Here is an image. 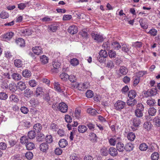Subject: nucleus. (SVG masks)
I'll return each mask as SVG.
<instances>
[{
    "mask_svg": "<svg viewBox=\"0 0 160 160\" xmlns=\"http://www.w3.org/2000/svg\"><path fill=\"white\" fill-rule=\"evenodd\" d=\"M132 46L136 48H139L142 46V43L138 41L133 42L132 43Z\"/></svg>",
    "mask_w": 160,
    "mask_h": 160,
    "instance_id": "obj_45",
    "label": "nucleus"
},
{
    "mask_svg": "<svg viewBox=\"0 0 160 160\" xmlns=\"http://www.w3.org/2000/svg\"><path fill=\"white\" fill-rule=\"evenodd\" d=\"M127 105L131 107H133L137 103V101L134 98H129L127 101Z\"/></svg>",
    "mask_w": 160,
    "mask_h": 160,
    "instance_id": "obj_15",
    "label": "nucleus"
},
{
    "mask_svg": "<svg viewBox=\"0 0 160 160\" xmlns=\"http://www.w3.org/2000/svg\"><path fill=\"white\" fill-rule=\"evenodd\" d=\"M54 88L55 91L65 96L67 94V92L65 91L63 89H62L61 85L58 82H55L53 84Z\"/></svg>",
    "mask_w": 160,
    "mask_h": 160,
    "instance_id": "obj_2",
    "label": "nucleus"
},
{
    "mask_svg": "<svg viewBox=\"0 0 160 160\" xmlns=\"http://www.w3.org/2000/svg\"><path fill=\"white\" fill-rule=\"evenodd\" d=\"M146 102L147 104L150 106H152L154 105L156 102L154 99L150 98L147 100Z\"/></svg>",
    "mask_w": 160,
    "mask_h": 160,
    "instance_id": "obj_29",
    "label": "nucleus"
},
{
    "mask_svg": "<svg viewBox=\"0 0 160 160\" xmlns=\"http://www.w3.org/2000/svg\"><path fill=\"white\" fill-rule=\"evenodd\" d=\"M15 42L17 44L21 47H24L25 44L24 40L21 38H19L18 40H16Z\"/></svg>",
    "mask_w": 160,
    "mask_h": 160,
    "instance_id": "obj_23",
    "label": "nucleus"
},
{
    "mask_svg": "<svg viewBox=\"0 0 160 160\" xmlns=\"http://www.w3.org/2000/svg\"><path fill=\"white\" fill-rule=\"evenodd\" d=\"M0 16L2 18L5 19L9 17V15L7 12L3 11L1 13Z\"/></svg>",
    "mask_w": 160,
    "mask_h": 160,
    "instance_id": "obj_54",
    "label": "nucleus"
},
{
    "mask_svg": "<svg viewBox=\"0 0 160 160\" xmlns=\"http://www.w3.org/2000/svg\"><path fill=\"white\" fill-rule=\"evenodd\" d=\"M60 78L62 81H66L68 80V75L65 72H62L60 74Z\"/></svg>",
    "mask_w": 160,
    "mask_h": 160,
    "instance_id": "obj_32",
    "label": "nucleus"
},
{
    "mask_svg": "<svg viewBox=\"0 0 160 160\" xmlns=\"http://www.w3.org/2000/svg\"><path fill=\"white\" fill-rule=\"evenodd\" d=\"M17 87V88L22 91L26 88V85L25 82L20 81L18 83Z\"/></svg>",
    "mask_w": 160,
    "mask_h": 160,
    "instance_id": "obj_11",
    "label": "nucleus"
},
{
    "mask_svg": "<svg viewBox=\"0 0 160 160\" xmlns=\"http://www.w3.org/2000/svg\"><path fill=\"white\" fill-rule=\"evenodd\" d=\"M136 92L134 90H131L128 93V96L129 98H134L136 96Z\"/></svg>",
    "mask_w": 160,
    "mask_h": 160,
    "instance_id": "obj_24",
    "label": "nucleus"
},
{
    "mask_svg": "<svg viewBox=\"0 0 160 160\" xmlns=\"http://www.w3.org/2000/svg\"><path fill=\"white\" fill-rule=\"evenodd\" d=\"M89 129L91 131H93L94 130L95 125L91 122H88L86 124Z\"/></svg>",
    "mask_w": 160,
    "mask_h": 160,
    "instance_id": "obj_64",
    "label": "nucleus"
},
{
    "mask_svg": "<svg viewBox=\"0 0 160 160\" xmlns=\"http://www.w3.org/2000/svg\"><path fill=\"white\" fill-rule=\"evenodd\" d=\"M101 57H102L106 58L108 57L107 52L105 50H101L100 51L99 55Z\"/></svg>",
    "mask_w": 160,
    "mask_h": 160,
    "instance_id": "obj_55",
    "label": "nucleus"
},
{
    "mask_svg": "<svg viewBox=\"0 0 160 160\" xmlns=\"http://www.w3.org/2000/svg\"><path fill=\"white\" fill-rule=\"evenodd\" d=\"M68 31L71 34H74L78 32L77 27L75 26H70L68 28Z\"/></svg>",
    "mask_w": 160,
    "mask_h": 160,
    "instance_id": "obj_10",
    "label": "nucleus"
},
{
    "mask_svg": "<svg viewBox=\"0 0 160 160\" xmlns=\"http://www.w3.org/2000/svg\"><path fill=\"white\" fill-rule=\"evenodd\" d=\"M10 101L11 102H17L19 101L18 96L15 94H12L9 97Z\"/></svg>",
    "mask_w": 160,
    "mask_h": 160,
    "instance_id": "obj_33",
    "label": "nucleus"
},
{
    "mask_svg": "<svg viewBox=\"0 0 160 160\" xmlns=\"http://www.w3.org/2000/svg\"><path fill=\"white\" fill-rule=\"evenodd\" d=\"M68 106L64 102H61L59 103L58 109L62 113H66L68 111Z\"/></svg>",
    "mask_w": 160,
    "mask_h": 160,
    "instance_id": "obj_4",
    "label": "nucleus"
},
{
    "mask_svg": "<svg viewBox=\"0 0 160 160\" xmlns=\"http://www.w3.org/2000/svg\"><path fill=\"white\" fill-rule=\"evenodd\" d=\"M52 65L53 68L51 69V71L53 72H58V70L60 67L61 63L58 61H54L52 62Z\"/></svg>",
    "mask_w": 160,
    "mask_h": 160,
    "instance_id": "obj_5",
    "label": "nucleus"
},
{
    "mask_svg": "<svg viewBox=\"0 0 160 160\" xmlns=\"http://www.w3.org/2000/svg\"><path fill=\"white\" fill-rule=\"evenodd\" d=\"M132 123L134 127H138L141 123L140 119L137 118H134L132 119Z\"/></svg>",
    "mask_w": 160,
    "mask_h": 160,
    "instance_id": "obj_26",
    "label": "nucleus"
},
{
    "mask_svg": "<svg viewBox=\"0 0 160 160\" xmlns=\"http://www.w3.org/2000/svg\"><path fill=\"white\" fill-rule=\"evenodd\" d=\"M159 155L157 152H154L152 153L151 156L152 160H158L159 158Z\"/></svg>",
    "mask_w": 160,
    "mask_h": 160,
    "instance_id": "obj_53",
    "label": "nucleus"
},
{
    "mask_svg": "<svg viewBox=\"0 0 160 160\" xmlns=\"http://www.w3.org/2000/svg\"><path fill=\"white\" fill-rule=\"evenodd\" d=\"M134 146L132 143H128L126 145L125 149L126 151H130L132 150Z\"/></svg>",
    "mask_w": 160,
    "mask_h": 160,
    "instance_id": "obj_44",
    "label": "nucleus"
},
{
    "mask_svg": "<svg viewBox=\"0 0 160 160\" xmlns=\"http://www.w3.org/2000/svg\"><path fill=\"white\" fill-rule=\"evenodd\" d=\"M139 148L142 151H145L148 148V146L145 143H143L139 145Z\"/></svg>",
    "mask_w": 160,
    "mask_h": 160,
    "instance_id": "obj_52",
    "label": "nucleus"
},
{
    "mask_svg": "<svg viewBox=\"0 0 160 160\" xmlns=\"http://www.w3.org/2000/svg\"><path fill=\"white\" fill-rule=\"evenodd\" d=\"M139 22L142 28L144 29H147L148 28V25L145 22H144L142 19H140Z\"/></svg>",
    "mask_w": 160,
    "mask_h": 160,
    "instance_id": "obj_61",
    "label": "nucleus"
},
{
    "mask_svg": "<svg viewBox=\"0 0 160 160\" xmlns=\"http://www.w3.org/2000/svg\"><path fill=\"white\" fill-rule=\"evenodd\" d=\"M121 48L122 51L127 53H128L130 49L129 45L125 44L122 45Z\"/></svg>",
    "mask_w": 160,
    "mask_h": 160,
    "instance_id": "obj_31",
    "label": "nucleus"
},
{
    "mask_svg": "<svg viewBox=\"0 0 160 160\" xmlns=\"http://www.w3.org/2000/svg\"><path fill=\"white\" fill-rule=\"evenodd\" d=\"M89 136L90 137L91 140L93 142H97L98 137L95 133L93 132H91L90 133Z\"/></svg>",
    "mask_w": 160,
    "mask_h": 160,
    "instance_id": "obj_47",
    "label": "nucleus"
},
{
    "mask_svg": "<svg viewBox=\"0 0 160 160\" xmlns=\"http://www.w3.org/2000/svg\"><path fill=\"white\" fill-rule=\"evenodd\" d=\"M28 137L30 139L34 138L36 136L35 132L33 130L29 131L28 133Z\"/></svg>",
    "mask_w": 160,
    "mask_h": 160,
    "instance_id": "obj_40",
    "label": "nucleus"
},
{
    "mask_svg": "<svg viewBox=\"0 0 160 160\" xmlns=\"http://www.w3.org/2000/svg\"><path fill=\"white\" fill-rule=\"evenodd\" d=\"M110 44L109 41L104 42L102 45L103 48L107 50L110 49Z\"/></svg>",
    "mask_w": 160,
    "mask_h": 160,
    "instance_id": "obj_43",
    "label": "nucleus"
},
{
    "mask_svg": "<svg viewBox=\"0 0 160 160\" xmlns=\"http://www.w3.org/2000/svg\"><path fill=\"white\" fill-rule=\"evenodd\" d=\"M88 129L87 126L84 125H79L78 127V130L79 133H84L86 132Z\"/></svg>",
    "mask_w": 160,
    "mask_h": 160,
    "instance_id": "obj_14",
    "label": "nucleus"
},
{
    "mask_svg": "<svg viewBox=\"0 0 160 160\" xmlns=\"http://www.w3.org/2000/svg\"><path fill=\"white\" fill-rule=\"evenodd\" d=\"M33 52L35 54L38 55L42 53V48L41 47L36 46L33 49Z\"/></svg>",
    "mask_w": 160,
    "mask_h": 160,
    "instance_id": "obj_13",
    "label": "nucleus"
},
{
    "mask_svg": "<svg viewBox=\"0 0 160 160\" xmlns=\"http://www.w3.org/2000/svg\"><path fill=\"white\" fill-rule=\"evenodd\" d=\"M58 144L61 148H64L67 145L68 142L66 140L62 139L59 141Z\"/></svg>",
    "mask_w": 160,
    "mask_h": 160,
    "instance_id": "obj_21",
    "label": "nucleus"
},
{
    "mask_svg": "<svg viewBox=\"0 0 160 160\" xmlns=\"http://www.w3.org/2000/svg\"><path fill=\"white\" fill-rule=\"evenodd\" d=\"M154 125L157 127H160V117H155L153 120Z\"/></svg>",
    "mask_w": 160,
    "mask_h": 160,
    "instance_id": "obj_28",
    "label": "nucleus"
},
{
    "mask_svg": "<svg viewBox=\"0 0 160 160\" xmlns=\"http://www.w3.org/2000/svg\"><path fill=\"white\" fill-rule=\"evenodd\" d=\"M27 149L28 150H30L33 149L34 147V144L33 142H28L26 145Z\"/></svg>",
    "mask_w": 160,
    "mask_h": 160,
    "instance_id": "obj_37",
    "label": "nucleus"
},
{
    "mask_svg": "<svg viewBox=\"0 0 160 160\" xmlns=\"http://www.w3.org/2000/svg\"><path fill=\"white\" fill-rule=\"evenodd\" d=\"M42 128V126L40 123H37L35 124L33 126V131L38 133L40 132Z\"/></svg>",
    "mask_w": 160,
    "mask_h": 160,
    "instance_id": "obj_12",
    "label": "nucleus"
},
{
    "mask_svg": "<svg viewBox=\"0 0 160 160\" xmlns=\"http://www.w3.org/2000/svg\"><path fill=\"white\" fill-rule=\"evenodd\" d=\"M20 142L22 144L26 145L29 142L28 139L26 136H23L21 137Z\"/></svg>",
    "mask_w": 160,
    "mask_h": 160,
    "instance_id": "obj_50",
    "label": "nucleus"
},
{
    "mask_svg": "<svg viewBox=\"0 0 160 160\" xmlns=\"http://www.w3.org/2000/svg\"><path fill=\"white\" fill-rule=\"evenodd\" d=\"M108 56L111 58H115L116 55V52L112 50H111L108 52Z\"/></svg>",
    "mask_w": 160,
    "mask_h": 160,
    "instance_id": "obj_63",
    "label": "nucleus"
},
{
    "mask_svg": "<svg viewBox=\"0 0 160 160\" xmlns=\"http://www.w3.org/2000/svg\"><path fill=\"white\" fill-rule=\"evenodd\" d=\"M100 152L103 156H106L108 154V150L105 147H103L101 149Z\"/></svg>",
    "mask_w": 160,
    "mask_h": 160,
    "instance_id": "obj_60",
    "label": "nucleus"
},
{
    "mask_svg": "<svg viewBox=\"0 0 160 160\" xmlns=\"http://www.w3.org/2000/svg\"><path fill=\"white\" fill-rule=\"evenodd\" d=\"M49 59L47 57L44 55L41 56L40 57V61L44 64L48 62Z\"/></svg>",
    "mask_w": 160,
    "mask_h": 160,
    "instance_id": "obj_25",
    "label": "nucleus"
},
{
    "mask_svg": "<svg viewBox=\"0 0 160 160\" xmlns=\"http://www.w3.org/2000/svg\"><path fill=\"white\" fill-rule=\"evenodd\" d=\"M31 72L30 71L25 69L22 72V76L25 78H28L31 76Z\"/></svg>",
    "mask_w": 160,
    "mask_h": 160,
    "instance_id": "obj_36",
    "label": "nucleus"
},
{
    "mask_svg": "<svg viewBox=\"0 0 160 160\" xmlns=\"http://www.w3.org/2000/svg\"><path fill=\"white\" fill-rule=\"evenodd\" d=\"M157 30L154 28H152L151 29L148 33L150 34L151 36H155L157 35Z\"/></svg>",
    "mask_w": 160,
    "mask_h": 160,
    "instance_id": "obj_49",
    "label": "nucleus"
},
{
    "mask_svg": "<svg viewBox=\"0 0 160 160\" xmlns=\"http://www.w3.org/2000/svg\"><path fill=\"white\" fill-rule=\"evenodd\" d=\"M109 153L112 156H115L117 155V150L114 147H111L109 150Z\"/></svg>",
    "mask_w": 160,
    "mask_h": 160,
    "instance_id": "obj_20",
    "label": "nucleus"
},
{
    "mask_svg": "<svg viewBox=\"0 0 160 160\" xmlns=\"http://www.w3.org/2000/svg\"><path fill=\"white\" fill-rule=\"evenodd\" d=\"M13 35V33L12 32H8L4 35L3 39L5 41L9 40L12 38Z\"/></svg>",
    "mask_w": 160,
    "mask_h": 160,
    "instance_id": "obj_9",
    "label": "nucleus"
},
{
    "mask_svg": "<svg viewBox=\"0 0 160 160\" xmlns=\"http://www.w3.org/2000/svg\"><path fill=\"white\" fill-rule=\"evenodd\" d=\"M117 150L120 152H122L125 149V147L123 143L120 142L118 143L116 145Z\"/></svg>",
    "mask_w": 160,
    "mask_h": 160,
    "instance_id": "obj_17",
    "label": "nucleus"
},
{
    "mask_svg": "<svg viewBox=\"0 0 160 160\" xmlns=\"http://www.w3.org/2000/svg\"><path fill=\"white\" fill-rule=\"evenodd\" d=\"M118 139V138L116 137L115 136L112 137L109 140L110 144L112 146H115L117 140Z\"/></svg>",
    "mask_w": 160,
    "mask_h": 160,
    "instance_id": "obj_27",
    "label": "nucleus"
},
{
    "mask_svg": "<svg viewBox=\"0 0 160 160\" xmlns=\"http://www.w3.org/2000/svg\"><path fill=\"white\" fill-rule=\"evenodd\" d=\"M156 109L153 107L151 108L148 110L149 114L152 116H154L156 114Z\"/></svg>",
    "mask_w": 160,
    "mask_h": 160,
    "instance_id": "obj_42",
    "label": "nucleus"
},
{
    "mask_svg": "<svg viewBox=\"0 0 160 160\" xmlns=\"http://www.w3.org/2000/svg\"><path fill=\"white\" fill-rule=\"evenodd\" d=\"M143 111L136 110L135 112V115L138 117L140 118L143 116Z\"/></svg>",
    "mask_w": 160,
    "mask_h": 160,
    "instance_id": "obj_62",
    "label": "nucleus"
},
{
    "mask_svg": "<svg viewBox=\"0 0 160 160\" xmlns=\"http://www.w3.org/2000/svg\"><path fill=\"white\" fill-rule=\"evenodd\" d=\"M126 105V103L120 100H118L116 102L114 105L115 109L118 111H121L123 109Z\"/></svg>",
    "mask_w": 160,
    "mask_h": 160,
    "instance_id": "obj_3",
    "label": "nucleus"
},
{
    "mask_svg": "<svg viewBox=\"0 0 160 160\" xmlns=\"http://www.w3.org/2000/svg\"><path fill=\"white\" fill-rule=\"evenodd\" d=\"M29 85L32 87H36L37 85V82L34 80H31L29 81Z\"/></svg>",
    "mask_w": 160,
    "mask_h": 160,
    "instance_id": "obj_58",
    "label": "nucleus"
},
{
    "mask_svg": "<svg viewBox=\"0 0 160 160\" xmlns=\"http://www.w3.org/2000/svg\"><path fill=\"white\" fill-rule=\"evenodd\" d=\"M40 148L41 151L45 152L48 149V146L47 143H43L40 145Z\"/></svg>",
    "mask_w": 160,
    "mask_h": 160,
    "instance_id": "obj_22",
    "label": "nucleus"
},
{
    "mask_svg": "<svg viewBox=\"0 0 160 160\" xmlns=\"http://www.w3.org/2000/svg\"><path fill=\"white\" fill-rule=\"evenodd\" d=\"M58 128L57 125L54 123H51L50 125V129L53 132H56Z\"/></svg>",
    "mask_w": 160,
    "mask_h": 160,
    "instance_id": "obj_59",
    "label": "nucleus"
},
{
    "mask_svg": "<svg viewBox=\"0 0 160 160\" xmlns=\"http://www.w3.org/2000/svg\"><path fill=\"white\" fill-rule=\"evenodd\" d=\"M14 63L15 65L18 68L21 67L23 64L22 62L19 59H16L14 60Z\"/></svg>",
    "mask_w": 160,
    "mask_h": 160,
    "instance_id": "obj_48",
    "label": "nucleus"
},
{
    "mask_svg": "<svg viewBox=\"0 0 160 160\" xmlns=\"http://www.w3.org/2000/svg\"><path fill=\"white\" fill-rule=\"evenodd\" d=\"M136 137V136L134 133L132 132H130L129 133L127 136V138L128 139L131 141H133Z\"/></svg>",
    "mask_w": 160,
    "mask_h": 160,
    "instance_id": "obj_41",
    "label": "nucleus"
},
{
    "mask_svg": "<svg viewBox=\"0 0 160 160\" xmlns=\"http://www.w3.org/2000/svg\"><path fill=\"white\" fill-rule=\"evenodd\" d=\"M70 63L72 66H77L79 64V61L77 59L73 58L71 60Z\"/></svg>",
    "mask_w": 160,
    "mask_h": 160,
    "instance_id": "obj_39",
    "label": "nucleus"
},
{
    "mask_svg": "<svg viewBox=\"0 0 160 160\" xmlns=\"http://www.w3.org/2000/svg\"><path fill=\"white\" fill-rule=\"evenodd\" d=\"M33 92L29 88L26 89L24 92V95L26 97L29 98L32 95Z\"/></svg>",
    "mask_w": 160,
    "mask_h": 160,
    "instance_id": "obj_18",
    "label": "nucleus"
},
{
    "mask_svg": "<svg viewBox=\"0 0 160 160\" xmlns=\"http://www.w3.org/2000/svg\"><path fill=\"white\" fill-rule=\"evenodd\" d=\"M68 79L69 81L72 82H75L77 80V78L76 76L72 74L70 75L69 76L68 75Z\"/></svg>",
    "mask_w": 160,
    "mask_h": 160,
    "instance_id": "obj_51",
    "label": "nucleus"
},
{
    "mask_svg": "<svg viewBox=\"0 0 160 160\" xmlns=\"http://www.w3.org/2000/svg\"><path fill=\"white\" fill-rule=\"evenodd\" d=\"M119 72L122 75H125L128 72L127 68L124 66H121L119 69Z\"/></svg>",
    "mask_w": 160,
    "mask_h": 160,
    "instance_id": "obj_19",
    "label": "nucleus"
},
{
    "mask_svg": "<svg viewBox=\"0 0 160 160\" xmlns=\"http://www.w3.org/2000/svg\"><path fill=\"white\" fill-rule=\"evenodd\" d=\"M58 26L55 24H53L48 26V31L50 32H55L58 29Z\"/></svg>",
    "mask_w": 160,
    "mask_h": 160,
    "instance_id": "obj_7",
    "label": "nucleus"
},
{
    "mask_svg": "<svg viewBox=\"0 0 160 160\" xmlns=\"http://www.w3.org/2000/svg\"><path fill=\"white\" fill-rule=\"evenodd\" d=\"M52 20V18L50 17H49L48 16H47L45 17L41 18L40 20L41 21L43 22H48L51 21Z\"/></svg>",
    "mask_w": 160,
    "mask_h": 160,
    "instance_id": "obj_46",
    "label": "nucleus"
},
{
    "mask_svg": "<svg viewBox=\"0 0 160 160\" xmlns=\"http://www.w3.org/2000/svg\"><path fill=\"white\" fill-rule=\"evenodd\" d=\"M8 88V89L11 92H13L17 90V87L16 84L12 82L9 84Z\"/></svg>",
    "mask_w": 160,
    "mask_h": 160,
    "instance_id": "obj_8",
    "label": "nucleus"
},
{
    "mask_svg": "<svg viewBox=\"0 0 160 160\" xmlns=\"http://www.w3.org/2000/svg\"><path fill=\"white\" fill-rule=\"evenodd\" d=\"M42 90L43 88L41 87H39L36 88L35 93L37 97L40 96L42 94Z\"/></svg>",
    "mask_w": 160,
    "mask_h": 160,
    "instance_id": "obj_30",
    "label": "nucleus"
},
{
    "mask_svg": "<svg viewBox=\"0 0 160 160\" xmlns=\"http://www.w3.org/2000/svg\"><path fill=\"white\" fill-rule=\"evenodd\" d=\"M88 86L89 83L86 82L78 84L77 88L79 90L82 91L88 88Z\"/></svg>",
    "mask_w": 160,
    "mask_h": 160,
    "instance_id": "obj_6",
    "label": "nucleus"
},
{
    "mask_svg": "<svg viewBox=\"0 0 160 160\" xmlns=\"http://www.w3.org/2000/svg\"><path fill=\"white\" fill-rule=\"evenodd\" d=\"M152 126L151 123L149 122H145L143 124V128L148 131L149 130L151 129Z\"/></svg>",
    "mask_w": 160,
    "mask_h": 160,
    "instance_id": "obj_34",
    "label": "nucleus"
},
{
    "mask_svg": "<svg viewBox=\"0 0 160 160\" xmlns=\"http://www.w3.org/2000/svg\"><path fill=\"white\" fill-rule=\"evenodd\" d=\"M92 38L96 42H101L104 40L103 36L97 32H92L91 34Z\"/></svg>",
    "mask_w": 160,
    "mask_h": 160,
    "instance_id": "obj_1",
    "label": "nucleus"
},
{
    "mask_svg": "<svg viewBox=\"0 0 160 160\" xmlns=\"http://www.w3.org/2000/svg\"><path fill=\"white\" fill-rule=\"evenodd\" d=\"M32 153L30 151L26 152L25 154V157L28 160L31 159L33 157Z\"/></svg>",
    "mask_w": 160,
    "mask_h": 160,
    "instance_id": "obj_56",
    "label": "nucleus"
},
{
    "mask_svg": "<svg viewBox=\"0 0 160 160\" xmlns=\"http://www.w3.org/2000/svg\"><path fill=\"white\" fill-rule=\"evenodd\" d=\"M111 48L115 50H118L121 47V46L117 42H112L111 43Z\"/></svg>",
    "mask_w": 160,
    "mask_h": 160,
    "instance_id": "obj_16",
    "label": "nucleus"
},
{
    "mask_svg": "<svg viewBox=\"0 0 160 160\" xmlns=\"http://www.w3.org/2000/svg\"><path fill=\"white\" fill-rule=\"evenodd\" d=\"M12 78L16 81H19L21 80L22 77L18 73H14L12 75Z\"/></svg>",
    "mask_w": 160,
    "mask_h": 160,
    "instance_id": "obj_38",
    "label": "nucleus"
},
{
    "mask_svg": "<svg viewBox=\"0 0 160 160\" xmlns=\"http://www.w3.org/2000/svg\"><path fill=\"white\" fill-rule=\"evenodd\" d=\"M81 110L79 108H76L75 110V116L77 118L79 119L80 118Z\"/></svg>",
    "mask_w": 160,
    "mask_h": 160,
    "instance_id": "obj_57",
    "label": "nucleus"
},
{
    "mask_svg": "<svg viewBox=\"0 0 160 160\" xmlns=\"http://www.w3.org/2000/svg\"><path fill=\"white\" fill-rule=\"evenodd\" d=\"M87 112L92 116L96 115L97 113H98L95 109L92 108H88L87 110Z\"/></svg>",
    "mask_w": 160,
    "mask_h": 160,
    "instance_id": "obj_35",
    "label": "nucleus"
}]
</instances>
